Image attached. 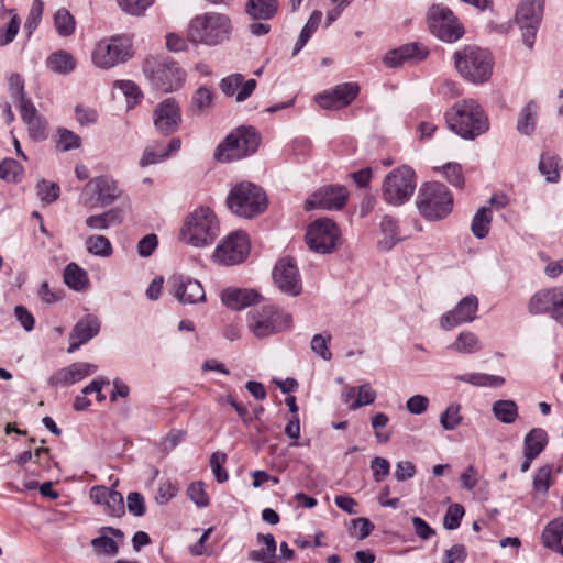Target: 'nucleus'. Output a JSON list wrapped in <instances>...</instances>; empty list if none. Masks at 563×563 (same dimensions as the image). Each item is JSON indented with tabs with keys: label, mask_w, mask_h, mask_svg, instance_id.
I'll use <instances>...</instances> for the list:
<instances>
[{
	"label": "nucleus",
	"mask_w": 563,
	"mask_h": 563,
	"mask_svg": "<svg viewBox=\"0 0 563 563\" xmlns=\"http://www.w3.org/2000/svg\"><path fill=\"white\" fill-rule=\"evenodd\" d=\"M445 120L449 129L465 140H474L489 129L487 115L474 99L455 102L446 111Z\"/></svg>",
	"instance_id": "f257e3e1"
},
{
	"label": "nucleus",
	"mask_w": 563,
	"mask_h": 563,
	"mask_svg": "<svg viewBox=\"0 0 563 563\" xmlns=\"http://www.w3.org/2000/svg\"><path fill=\"white\" fill-rule=\"evenodd\" d=\"M232 31L230 19L218 12H207L194 18L187 37L192 44L218 45L229 40Z\"/></svg>",
	"instance_id": "f03ea898"
},
{
	"label": "nucleus",
	"mask_w": 563,
	"mask_h": 563,
	"mask_svg": "<svg viewBox=\"0 0 563 563\" xmlns=\"http://www.w3.org/2000/svg\"><path fill=\"white\" fill-rule=\"evenodd\" d=\"M454 198L442 183H424L419 188L416 206L422 218L428 221L445 219L453 209Z\"/></svg>",
	"instance_id": "7ed1b4c3"
},
{
	"label": "nucleus",
	"mask_w": 563,
	"mask_h": 563,
	"mask_svg": "<svg viewBox=\"0 0 563 563\" xmlns=\"http://www.w3.org/2000/svg\"><path fill=\"white\" fill-rule=\"evenodd\" d=\"M227 206L234 214L251 219L265 211L267 197L260 186L242 181L231 188Z\"/></svg>",
	"instance_id": "20e7f679"
},
{
	"label": "nucleus",
	"mask_w": 563,
	"mask_h": 563,
	"mask_svg": "<svg viewBox=\"0 0 563 563\" xmlns=\"http://www.w3.org/2000/svg\"><path fill=\"white\" fill-rule=\"evenodd\" d=\"M219 234V221L208 207L194 210L181 229L183 240L196 247L211 244Z\"/></svg>",
	"instance_id": "39448f33"
},
{
	"label": "nucleus",
	"mask_w": 563,
	"mask_h": 563,
	"mask_svg": "<svg viewBox=\"0 0 563 563\" xmlns=\"http://www.w3.org/2000/svg\"><path fill=\"white\" fill-rule=\"evenodd\" d=\"M454 62L457 71L463 78L474 84H482L489 79L493 70L490 53L477 46H465L455 52Z\"/></svg>",
	"instance_id": "423d86ee"
},
{
	"label": "nucleus",
	"mask_w": 563,
	"mask_h": 563,
	"mask_svg": "<svg viewBox=\"0 0 563 563\" xmlns=\"http://www.w3.org/2000/svg\"><path fill=\"white\" fill-rule=\"evenodd\" d=\"M292 318L275 306H263L247 313V328L258 339L290 329Z\"/></svg>",
	"instance_id": "0eeeda50"
},
{
	"label": "nucleus",
	"mask_w": 563,
	"mask_h": 563,
	"mask_svg": "<svg viewBox=\"0 0 563 563\" xmlns=\"http://www.w3.org/2000/svg\"><path fill=\"white\" fill-rule=\"evenodd\" d=\"M260 145V136L254 128L241 126L231 132L221 142L216 152L214 158L220 162H233L244 158L256 152Z\"/></svg>",
	"instance_id": "6e6552de"
},
{
	"label": "nucleus",
	"mask_w": 563,
	"mask_h": 563,
	"mask_svg": "<svg viewBox=\"0 0 563 563\" xmlns=\"http://www.w3.org/2000/svg\"><path fill=\"white\" fill-rule=\"evenodd\" d=\"M415 188V170L404 165L386 175L383 183V197L387 203L400 206L410 199Z\"/></svg>",
	"instance_id": "1a4fd4ad"
},
{
	"label": "nucleus",
	"mask_w": 563,
	"mask_h": 563,
	"mask_svg": "<svg viewBox=\"0 0 563 563\" xmlns=\"http://www.w3.org/2000/svg\"><path fill=\"white\" fill-rule=\"evenodd\" d=\"M132 56V43L128 37L113 36L98 42L91 53L92 63L109 69Z\"/></svg>",
	"instance_id": "9d476101"
},
{
	"label": "nucleus",
	"mask_w": 563,
	"mask_h": 563,
	"mask_svg": "<svg viewBox=\"0 0 563 563\" xmlns=\"http://www.w3.org/2000/svg\"><path fill=\"white\" fill-rule=\"evenodd\" d=\"M144 71L147 74L154 88L172 92L179 89L185 80V71L178 64L169 58L146 62Z\"/></svg>",
	"instance_id": "9b49d317"
},
{
	"label": "nucleus",
	"mask_w": 563,
	"mask_h": 563,
	"mask_svg": "<svg viewBox=\"0 0 563 563\" xmlns=\"http://www.w3.org/2000/svg\"><path fill=\"white\" fill-rule=\"evenodd\" d=\"M527 309L532 316L548 314L559 325L563 327V285L536 291L530 297Z\"/></svg>",
	"instance_id": "f8f14e48"
},
{
	"label": "nucleus",
	"mask_w": 563,
	"mask_h": 563,
	"mask_svg": "<svg viewBox=\"0 0 563 563\" xmlns=\"http://www.w3.org/2000/svg\"><path fill=\"white\" fill-rule=\"evenodd\" d=\"M430 32L439 40L453 43L464 34V27L451 9L441 4L432 5L428 12Z\"/></svg>",
	"instance_id": "ddd939ff"
},
{
	"label": "nucleus",
	"mask_w": 563,
	"mask_h": 563,
	"mask_svg": "<svg viewBox=\"0 0 563 563\" xmlns=\"http://www.w3.org/2000/svg\"><path fill=\"white\" fill-rule=\"evenodd\" d=\"M122 195L118 183L110 176L102 175L90 179L84 187L81 199L85 206L106 208Z\"/></svg>",
	"instance_id": "4468645a"
},
{
	"label": "nucleus",
	"mask_w": 563,
	"mask_h": 563,
	"mask_svg": "<svg viewBox=\"0 0 563 563\" xmlns=\"http://www.w3.org/2000/svg\"><path fill=\"white\" fill-rule=\"evenodd\" d=\"M545 0H521L516 9L515 19L521 29L522 42L532 48L541 24Z\"/></svg>",
	"instance_id": "2eb2a0df"
},
{
	"label": "nucleus",
	"mask_w": 563,
	"mask_h": 563,
	"mask_svg": "<svg viewBox=\"0 0 563 563\" xmlns=\"http://www.w3.org/2000/svg\"><path fill=\"white\" fill-rule=\"evenodd\" d=\"M340 230L335 222L321 218L312 222L306 231V243L316 253L329 254L336 249Z\"/></svg>",
	"instance_id": "dca6fc26"
},
{
	"label": "nucleus",
	"mask_w": 563,
	"mask_h": 563,
	"mask_svg": "<svg viewBox=\"0 0 563 563\" xmlns=\"http://www.w3.org/2000/svg\"><path fill=\"white\" fill-rule=\"evenodd\" d=\"M250 252V242L244 232H233L217 245L212 258L222 265H235L243 262Z\"/></svg>",
	"instance_id": "f3484780"
},
{
	"label": "nucleus",
	"mask_w": 563,
	"mask_h": 563,
	"mask_svg": "<svg viewBox=\"0 0 563 563\" xmlns=\"http://www.w3.org/2000/svg\"><path fill=\"white\" fill-rule=\"evenodd\" d=\"M347 190L341 185L322 186L311 194L305 201V210L314 209L340 210L347 201Z\"/></svg>",
	"instance_id": "a211bd4d"
},
{
	"label": "nucleus",
	"mask_w": 563,
	"mask_h": 563,
	"mask_svg": "<svg viewBox=\"0 0 563 563\" xmlns=\"http://www.w3.org/2000/svg\"><path fill=\"white\" fill-rule=\"evenodd\" d=\"M273 280L284 294L296 297L301 294L302 284L298 267L292 258L279 260L273 269Z\"/></svg>",
	"instance_id": "6ab92c4d"
},
{
	"label": "nucleus",
	"mask_w": 563,
	"mask_h": 563,
	"mask_svg": "<svg viewBox=\"0 0 563 563\" xmlns=\"http://www.w3.org/2000/svg\"><path fill=\"white\" fill-rule=\"evenodd\" d=\"M477 310V297L468 295L462 298L452 310L441 317L440 325L443 330L449 331L462 323L472 322L476 319Z\"/></svg>",
	"instance_id": "aec40b11"
},
{
	"label": "nucleus",
	"mask_w": 563,
	"mask_h": 563,
	"mask_svg": "<svg viewBox=\"0 0 563 563\" xmlns=\"http://www.w3.org/2000/svg\"><path fill=\"white\" fill-rule=\"evenodd\" d=\"M181 122L180 109L173 98L159 102L154 110V125L156 130L168 135L174 133Z\"/></svg>",
	"instance_id": "412c9836"
},
{
	"label": "nucleus",
	"mask_w": 563,
	"mask_h": 563,
	"mask_svg": "<svg viewBox=\"0 0 563 563\" xmlns=\"http://www.w3.org/2000/svg\"><path fill=\"white\" fill-rule=\"evenodd\" d=\"M173 295L185 305H195L206 300V292L202 285L185 275L173 276L170 279Z\"/></svg>",
	"instance_id": "4be33fe9"
},
{
	"label": "nucleus",
	"mask_w": 563,
	"mask_h": 563,
	"mask_svg": "<svg viewBox=\"0 0 563 563\" xmlns=\"http://www.w3.org/2000/svg\"><path fill=\"white\" fill-rule=\"evenodd\" d=\"M98 366L86 362H76L53 373L47 383L51 387L69 386L95 374Z\"/></svg>",
	"instance_id": "5701e85b"
},
{
	"label": "nucleus",
	"mask_w": 563,
	"mask_h": 563,
	"mask_svg": "<svg viewBox=\"0 0 563 563\" xmlns=\"http://www.w3.org/2000/svg\"><path fill=\"white\" fill-rule=\"evenodd\" d=\"M429 55L427 46L420 43H409L388 52L384 63L388 67H398L405 63L417 64Z\"/></svg>",
	"instance_id": "b1692460"
},
{
	"label": "nucleus",
	"mask_w": 563,
	"mask_h": 563,
	"mask_svg": "<svg viewBox=\"0 0 563 563\" xmlns=\"http://www.w3.org/2000/svg\"><path fill=\"white\" fill-rule=\"evenodd\" d=\"M100 320L93 314L81 318L71 329L69 333L68 353H74L80 346L98 335L100 331Z\"/></svg>",
	"instance_id": "393cba45"
},
{
	"label": "nucleus",
	"mask_w": 563,
	"mask_h": 563,
	"mask_svg": "<svg viewBox=\"0 0 563 563\" xmlns=\"http://www.w3.org/2000/svg\"><path fill=\"white\" fill-rule=\"evenodd\" d=\"M90 498L95 504L103 506L109 516L120 518L125 514L123 496L113 487L93 486L90 489Z\"/></svg>",
	"instance_id": "a878e982"
},
{
	"label": "nucleus",
	"mask_w": 563,
	"mask_h": 563,
	"mask_svg": "<svg viewBox=\"0 0 563 563\" xmlns=\"http://www.w3.org/2000/svg\"><path fill=\"white\" fill-rule=\"evenodd\" d=\"M124 539V532L113 527H101L99 536L91 540V547L97 555L114 556L119 553V542Z\"/></svg>",
	"instance_id": "bb28decb"
},
{
	"label": "nucleus",
	"mask_w": 563,
	"mask_h": 563,
	"mask_svg": "<svg viewBox=\"0 0 563 563\" xmlns=\"http://www.w3.org/2000/svg\"><path fill=\"white\" fill-rule=\"evenodd\" d=\"M221 302L231 310H242L257 303L261 296L249 288L228 287L220 292Z\"/></svg>",
	"instance_id": "cd10ccee"
},
{
	"label": "nucleus",
	"mask_w": 563,
	"mask_h": 563,
	"mask_svg": "<svg viewBox=\"0 0 563 563\" xmlns=\"http://www.w3.org/2000/svg\"><path fill=\"white\" fill-rule=\"evenodd\" d=\"M278 8V0H247L244 10L251 20L268 21L276 15Z\"/></svg>",
	"instance_id": "c85d7f7f"
},
{
	"label": "nucleus",
	"mask_w": 563,
	"mask_h": 563,
	"mask_svg": "<svg viewBox=\"0 0 563 563\" xmlns=\"http://www.w3.org/2000/svg\"><path fill=\"white\" fill-rule=\"evenodd\" d=\"M542 543L551 551L563 555V517L553 519L544 527Z\"/></svg>",
	"instance_id": "c756f323"
},
{
	"label": "nucleus",
	"mask_w": 563,
	"mask_h": 563,
	"mask_svg": "<svg viewBox=\"0 0 563 563\" xmlns=\"http://www.w3.org/2000/svg\"><path fill=\"white\" fill-rule=\"evenodd\" d=\"M46 67L55 74L67 75L76 68V60L67 51L58 49L47 57Z\"/></svg>",
	"instance_id": "7c9ffc66"
},
{
	"label": "nucleus",
	"mask_w": 563,
	"mask_h": 563,
	"mask_svg": "<svg viewBox=\"0 0 563 563\" xmlns=\"http://www.w3.org/2000/svg\"><path fill=\"white\" fill-rule=\"evenodd\" d=\"M380 233L383 238L379 240L378 246L382 250L393 249L402 239L396 219L390 216H385L382 219Z\"/></svg>",
	"instance_id": "2f4dec72"
},
{
	"label": "nucleus",
	"mask_w": 563,
	"mask_h": 563,
	"mask_svg": "<svg viewBox=\"0 0 563 563\" xmlns=\"http://www.w3.org/2000/svg\"><path fill=\"white\" fill-rule=\"evenodd\" d=\"M547 443V432L541 428H534L525 437L523 452H527L531 457H537L544 450Z\"/></svg>",
	"instance_id": "473e14b6"
},
{
	"label": "nucleus",
	"mask_w": 563,
	"mask_h": 563,
	"mask_svg": "<svg viewBox=\"0 0 563 563\" xmlns=\"http://www.w3.org/2000/svg\"><path fill=\"white\" fill-rule=\"evenodd\" d=\"M455 379L476 387H500L505 384L504 377L486 373H466L456 376Z\"/></svg>",
	"instance_id": "72a5a7b5"
},
{
	"label": "nucleus",
	"mask_w": 563,
	"mask_h": 563,
	"mask_svg": "<svg viewBox=\"0 0 563 563\" xmlns=\"http://www.w3.org/2000/svg\"><path fill=\"white\" fill-rule=\"evenodd\" d=\"M449 349L462 354H473L482 349V343L475 333L462 331Z\"/></svg>",
	"instance_id": "f704fd0d"
},
{
	"label": "nucleus",
	"mask_w": 563,
	"mask_h": 563,
	"mask_svg": "<svg viewBox=\"0 0 563 563\" xmlns=\"http://www.w3.org/2000/svg\"><path fill=\"white\" fill-rule=\"evenodd\" d=\"M538 104L529 101L520 111L517 121V131L520 134L530 135L536 129Z\"/></svg>",
	"instance_id": "c9c22d12"
},
{
	"label": "nucleus",
	"mask_w": 563,
	"mask_h": 563,
	"mask_svg": "<svg viewBox=\"0 0 563 563\" xmlns=\"http://www.w3.org/2000/svg\"><path fill=\"white\" fill-rule=\"evenodd\" d=\"M64 282L74 290H82L88 285V274L76 263H69L64 269Z\"/></svg>",
	"instance_id": "e433bc0d"
},
{
	"label": "nucleus",
	"mask_w": 563,
	"mask_h": 563,
	"mask_svg": "<svg viewBox=\"0 0 563 563\" xmlns=\"http://www.w3.org/2000/svg\"><path fill=\"white\" fill-rule=\"evenodd\" d=\"M492 411L494 417L506 424H510L518 418V407L514 400L500 399L493 404Z\"/></svg>",
	"instance_id": "4c0bfd02"
},
{
	"label": "nucleus",
	"mask_w": 563,
	"mask_h": 563,
	"mask_svg": "<svg viewBox=\"0 0 563 563\" xmlns=\"http://www.w3.org/2000/svg\"><path fill=\"white\" fill-rule=\"evenodd\" d=\"M492 223V210L489 207H481L473 217L471 231L477 239H484L489 232Z\"/></svg>",
	"instance_id": "58836bf2"
},
{
	"label": "nucleus",
	"mask_w": 563,
	"mask_h": 563,
	"mask_svg": "<svg viewBox=\"0 0 563 563\" xmlns=\"http://www.w3.org/2000/svg\"><path fill=\"white\" fill-rule=\"evenodd\" d=\"M360 86L356 82H344L333 88L336 98V109L349 106L358 95Z\"/></svg>",
	"instance_id": "ea45409f"
},
{
	"label": "nucleus",
	"mask_w": 563,
	"mask_h": 563,
	"mask_svg": "<svg viewBox=\"0 0 563 563\" xmlns=\"http://www.w3.org/2000/svg\"><path fill=\"white\" fill-rule=\"evenodd\" d=\"M54 26L60 36H70L76 29L73 14L65 8L58 9L54 14Z\"/></svg>",
	"instance_id": "a19ab883"
},
{
	"label": "nucleus",
	"mask_w": 563,
	"mask_h": 563,
	"mask_svg": "<svg viewBox=\"0 0 563 563\" xmlns=\"http://www.w3.org/2000/svg\"><path fill=\"white\" fill-rule=\"evenodd\" d=\"M88 253L99 256L109 257L113 253L110 240L104 235H91L85 242Z\"/></svg>",
	"instance_id": "79ce46f5"
},
{
	"label": "nucleus",
	"mask_w": 563,
	"mask_h": 563,
	"mask_svg": "<svg viewBox=\"0 0 563 563\" xmlns=\"http://www.w3.org/2000/svg\"><path fill=\"white\" fill-rule=\"evenodd\" d=\"M37 196L44 203H52L59 197L60 188L56 183L41 179L36 184Z\"/></svg>",
	"instance_id": "37998d69"
},
{
	"label": "nucleus",
	"mask_w": 563,
	"mask_h": 563,
	"mask_svg": "<svg viewBox=\"0 0 563 563\" xmlns=\"http://www.w3.org/2000/svg\"><path fill=\"white\" fill-rule=\"evenodd\" d=\"M552 466L547 464L541 466L533 477V490L537 494L545 496L551 485Z\"/></svg>",
	"instance_id": "c03bdc74"
},
{
	"label": "nucleus",
	"mask_w": 563,
	"mask_h": 563,
	"mask_svg": "<svg viewBox=\"0 0 563 563\" xmlns=\"http://www.w3.org/2000/svg\"><path fill=\"white\" fill-rule=\"evenodd\" d=\"M23 170L21 164L13 158H5L0 163V178L7 181H18Z\"/></svg>",
	"instance_id": "a18cd8bd"
},
{
	"label": "nucleus",
	"mask_w": 563,
	"mask_h": 563,
	"mask_svg": "<svg viewBox=\"0 0 563 563\" xmlns=\"http://www.w3.org/2000/svg\"><path fill=\"white\" fill-rule=\"evenodd\" d=\"M331 338L332 336L330 333L314 334L310 343L312 352L319 355L324 361H330L332 358V353L328 346L329 342L331 341Z\"/></svg>",
	"instance_id": "49530a36"
},
{
	"label": "nucleus",
	"mask_w": 563,
	"mask_h": 563,
	"mask_svg": "<svg viewBox=\"0 0 563 563\" xmlns=\"http://www.w3.org/2000/svg\"><path fill=\"white\" fill-rule=\"evenodd\" d=\"M461 406L459 404H451L446 407L440 417V423L444 430H454L462 421L460 416Z\"/></svg>",
	"instance_id": "de8ad7c7"
},
{
	"label": "nucleus",
	"mask_w": 563,
	"mask_h": 563,
	"mask_svg": "<svg viewBox=\"0 0 563 563\" xmlns=\"http://www.w3.org/2000/svg\"><path fill=\"white\" fill-rule=\"evenodd\" d=\"M434 169L443 172L445 178L452 186L456 188H462L464 186V176L460 164L448 163L441 167H435Z\"/></svg>",
	"instance_id": "09e8293b"
},
{
	"label": "nucleus",
	"mask_w": 563,
	"mask_h": 563,
	"mask_svg": "<svg viewBox=\"0 0 563 563\" xmlns=\"http://www.w3.org/2000/svg\"><path fill=\"white\" fill-rule=\"evenodd\" d=\"M539 170L550 183L559 179L558 158L551 155H542L539 163Z\"/></svg>",
	"instance_id": "8fccbe9b"
},
{
	"label": "nucleus",
	"mask_w": 563,
	"mask_h": 563,
	"mask_svg": "<svg viewBox=\"0 0 563 563\" xmlns=\"http://www.w3.org/2000/svg\"><path fill=\"white\" fill-rule=\"evenodd\" d=\"M464 507L460 504H452L449 506L444 518L443 527L448 530H455L460 527L461 520L464 516Z\"/></svg>",
	"instance_id": "3c124183"
},
{
	"label": "nucleus",
	"mask_w": 563,
	"mask_h": 563,
	"mask_svg": "<svg viewBox=\"0 0 563 563\" xmlns=\"http://www.w3.org/2000/svg\"><path fill=\"white\" fill-rule=\"evenodd\" d=\"M377 397L376 391L371 387L368 383L363 384L358 387L356 399L350 405L351 410H356L363 406L371 405Z\"/></svg>",
	"instance_id": "603ef678"
},
{
	"label": "nucleus",
	"mask_w": 563,
	"mask_h": 563,
	"mask_svg": "<svg viewBox=\"0 0 563 563\" xmlns=\"http://www.w3.org/2000/svg\"><path fill=\"white\" fill-rule=\"evenodd\" d=\"M21 25V20L16 14L12 15L10 21L0 27V46L10 44L16 36Z\"/></svg>",
	"instance_id": "864d4df0"
},
{
	"label": "nucleus",
	"mask_w": 563,
	"mask_h": 563,
	"mask_svg": "<svg viewBox=\"0 0 563 563\" xmlns=\"http://www.w3.org/2000/svg\"><path fill=\"white\" fill-rule=\"evenodd\" d=\"M213 101V92L208 87H200L192 96L191 104L198 111H205L211 107Z\"/></svg>",
	"instance_id": "5fc2aeb1"
},
{
	"label": "nucleus",
	"mask_w": 563,
	"mask_h": 563,
	"mask_svg": "<svg viewBox=\"0 0 563 563\" xmlns=\"http://www.w3.org/2000/svg\"><path fill=\"white\" fill-rule=\"evenodd\" d=\"M187 495L198 507L209 505V496L206 493L205 483L201 481L191 483L187 489Z\"/></svg>",
	"instance_id": "6e6d98bb"
},
{
	"label": "nucleus",
	"mask_w": 563,
	"mask_h": 563,
	"mask_svg": "<svg viewBox=\"0 0 563 563\" xmlns=\"http://www.w3.org/2000/svg\"><path fill=\"white\" fill-rule=\"evenodd\" d=\"M8 86L11 98L18 103L25 100L24 79L20 74H10L8 76Z\"/></svg>",
	"instance_id": "4d7b16f0"
},
{
	"label": "nucleus",
	"mask_w": 563,
	"mask_h": 563,
	"mask_svg": "<svg viewBox=\"0 0 563 563\" xmlns=\"http://www.w3.org/2000/svg\"><path fill=\"white\" fill-rule=\"evenodd\" d=\"M120 8L131 14L141 15L152 5L153 0H117Z\"/></svg>",
	"instance_id": "13d9d810"
},
{
	"label": "nucleus",
	"mask_w": 563,
	"mask_h": 563,
	"mask_svg": "<svg viewBox=\"0 0 563 563\" xmlns=\"http://www.w3.org/2000/svg\"><path fill=\"white\" fill-rule=\"evenodd\" d=\"M43 8L44 3L42 0L33 1L29 16L25 22V29L27 30L29 34H32V32L38 26L42 20Z\"/></svg>",
	"instance_id": "bf43d9fd"
},
{
	"label": "nucleus",
	"mask_w": 563,
	"mask_h": 563,
	"mask_svg": "<svg viewBox=\"0 0 563 563\" xmlns=\"http://www.w3.org/2000/svg\"><path fill=\"white\" fill-rule=\"evenodd\" d=\"M225 461L227 455L221 452H214L210 457V467L219 483H223L228 479V473L222 467V464L225 463Z\"/></svg>",
	"instance_id": "052dcab7"
},
{
	"label": "nucleus",
	"mask_w": 563,
	"mask_h": 563,
	"mask_svg": "<svg viewBox=\"0 0 563 563\" xmlns=\"http://www.w3.org/2000/svg\"><path fill=\"white\" fill-rule=\"evenodd\" d=\"M371 470L373 472L374 481L379 483L389 475V461L385 457L376 456L371 462Z\"/></svg>",
	"instance_id": "680f3d73"
},
{
	"label": "nucleus",
	"mask_w": 563,
	"mask_h": 563,
	"mask_svg": "<svg viewBox=\"0 0 563 563\" xmlns=\"http://www.w3.org/2000/svg\"><path fill=\"white\" fill-rule=\"evenodd\" d=\"M58 135H59L58 145L62 147L63 151H70L74 148H78L81 144V139L76 133H74L69 130L59 129Z\"/></svg>",
	"instance_id": "e2e57ef3"
},
{
	"label": "nucleus",
	"mask_w": 563,
	"mask_h": 563,
	"mask_svg": "<svg viewBox=\"0 0 563 563\" xmlns=\"http://www.w3.org/2000/svg\"><path fill=\"white\" fill-rule=\"evenodd\" d=\"M126 506L129 511L135 517L143 516L146 510L144 497L137 492H131L128 494Z\"/></svg>",
	"instance_id": "0e129e2a"
},
{
	"label": "nucleus",
	"mask_w": 563,
	"mask_h": 563,
	"mask_svg": "<svg viewBox=\"0 0 563 563\" xmlns=\"http://www.w3.org/2000/svg\"><path fill=\"white\" fill-rule=\"evenodd\" d=\"M158 245V238L154 233L146 234L137 243V254L141 257L151 256Z\"/></svg>",
	"instance_id": "69168bd1"
},
{
	"label": "nucleus",
	"mask_w": 563,
	"mask_h": 563,
	"mask_svg": "<svg viewBox=\"0 0 563 563\" xmlns=\"http://www.w3.org/2000/svg\"><path fill=\"white\" fill-rule=\"evenodd\" d=\"M30 137L33 140H44L46 137V121L41 117L33 118L25 123Z\"/></svg>",
	"instance_id": "338daca9"
},
{
	"label": "nucleus",
	"mask_w": 563,
	"mask_h": 563,
	"mask_svg": "<svg viewBox=\"0 0 563 563\" xmlns=\"http://www.w3.org/2000/svg\"><path fill=\"white\" fill-rule=\"evenodd\" d=\"M243 82V76L241 74H232L220 81V89L222 92L231 97Z\"/></svg>",
	"instance_id": "774afa93"
}]
</instances>
